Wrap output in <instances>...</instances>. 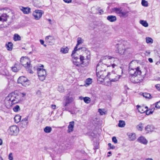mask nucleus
<instances>
[{"label": "nucleus", "mask_w": 160, "mask_h": 160, "mask_svg": "<svg viewBox=\"0 0 160 160\" xmlns=\"http://www.w3.org/2000/svg\"><path fill=\"white\" fill-rule=\"evenodd\" d=\"M101 66H98V68L96 69V74L98 78H101L103 80L106 78H109L111 82H115L117 81L120 77L116 74L107 72L106 70L101 71Z\"/></svg>", "instance_id": "f257e3e1"}, {"label": "nucleus", "mask_w": 160, "mask_h": 160, "mask_svg": "<svg viewBox=\"0 0 160 160\" xmlns=\"http://www.w3.org/2000/svg\"><path fill=\"white\" fill-rule=\"evenodd\" d=\"M77 51L80 54V60L81 63L85 66H87L90 58V51L84 47L79 48Z\"/></svg>", "instance_id": "f03ea898"}, {"label": "nucleus", "mask_w": 160, "mask_h": 160, "mask_svg": "<svg viewBox=\"0 0 160 160\" xmlns=\"http://www.w3.org/2000/svg\"><path fill=\"white\" fill-rule=\"evenodd\" d=\"M126 44V42L124 41L117 44L115 46L117 52L121 55H125L127 56L129 54H131L132 51L131 49L127 48Z\"/></svg>", "instance_id": "7ed1b4c3"}, {"label": "nucleus", "mask_w": 160, "mask_h": 160, "mask_svg": "<svg viewBox=\"0 0 160 160\" xmlns=\"http://www.w3.org/2000/svg\"><path fill=\"white\" fill-rule=\"evenodd\" d=\"M119 62L118 59L110 56H106L103 59V62L108 63L110 66L109 67L113 68L117 66V64Z\"/></svg>", "instance_id": "20e7f679"}, {"label": "nucleus", "mask_w": 160, "mask_h": 160, "mask_svg": "<svg viewBox=\"0 0 160 160\" xmlns=\"http://www.w3.org/2000/svg\"><path fill=\"white\" fill-rule=\"evenodd\" d=\"M20 62L21 64L26 68L30 73H33L31 70L32 67L30 64V61L28 58L26 57H22L20 59Z\"/></svg>", "instance_id": "39448f33"}, {"label": "nucleus", "mask_w": 160, "mask_h": 160, "mask_svg": "<svg viewBox=\"0 0 160 160\" xmlns=\"http://www.w3.org/2000/svg\"><path fill=\"white\" fill-rule=\"evenodd\" d=\"M8 96L12 101L13 104H15L21 101V94H18L15 92H13L8 94Z\"/></svg>", "instance_id": "423d86ee"}, {"label": "nucleus", "mask_w": 160, "mask_h": 160, "mask_svg": "<svg viewBox=\"0 0 160 160\" xmlns=\"http://www.w3.org/2000/svg\"><path fill=\"white\" fill-rule=\"evenodd\" d=\"M43 66L42 65L40 68H37V73L39 79L41 81H43L45 79L47 76V72L45 69H43Z\"/></svg>", "instance_id": "0eeeda50"}, {"label": "nucleus", "mask_w": 160, "mask_h": 160, "mask_svg": "<svg viewBox=\"0 0 160 160\" xmlns=\"http://www.w3.org/2000/svg\"><path fill=\"white\" fill-rule=\"evenodd\" d=\"M145 77V75L142 76L141 74L138 75V74L136 75L132 76L130 78V80L132 82L134 83H138L141 82Z\"/></svg>", "instance_id": "6e6552de"}, {"label": "nucleus", "mask_w": 160, "mask_h": 160, "mask_svg": "<svg viewBox=\"0 0 160 160\" xmlns=\"http://www.w3.org/2000/svg\"><path fill=\"white\" fill-rule=\"evenodd\" d=\"M78 54L77 51H76L73 55H72V53L71 55V56L72 57L73 63L76 66H79L82 65L80 60V58L79 59L78 57L77 56V54Z\"/></svg>", "instance_id": "1a4fd4ad"}, {"label": "nucleus", "mask_w": 160, "mask_h": 160, "mask_svg": "<svg viewBox=\"0 0 160 160\" xmlns=\"http://www.w3.org/2000/svg\"><path fill=\"white\" fill-rule=\"evenodd\" d=\"M19 128L16 125H12L9 127L8 130L9 134L11 135H17L19 132Z\"/></svg>", "instance_id": "9d476101"}, {"label": "nucleus", "mask_w": 160, "mask_h": 160, "mask_svg": "<svg viewBox=\"0 0 160 160\" xmlns=\"http://www.w3.org/2000/svg\"><path fill=\"white\" fill-rule=\"evenodd\" d=\"M18 82L21 84L24 87H27L29 85V82L28 79L24 76L20 77L18 79Z\"/></svg>", "instance_id": "9b49d317"}, {"label": "nucleus", "mask_w": 160, "mask_h": 160, "mask_svg": "<svg viewBox=\"0 0 160 160\" xmlns=\"http://www.w3.org/2000/svg\"><path fill=\"white\" fill-rule=\"evenodd\" d=\"M141 70L139 67H138L134 69H130V68H129V73L130 75V78L132 76L136 75L137 74L140 75V74H141Z\"/></svg>", "instance_id": "f8f14e48"}, {"label": "nucleus", "mask_w": 160, "mask_h": 160, "mask_svg": "<svg viewBox=\"0 0 160 160\" xmlns=\"http://www.w3.org/2000/svg\"><path fill=\"white\" fill-rule=\"evenodd\" d=\"M43 13V12L42 10H36L33 12L32 15L35 19L38 20L42 17Z\"/></svg>", "instance_id": "ddd939ff"}, {"label": "nucleus", "mask_w": 160, "mask_h": 160, "mask_svg": "<svg viewBox=\"0 0 160 160\" xmlns=\"http://www.w3.org/2000/svg\"><path fill=\"white\" fill-rule=\"evenodd\" d=\"M4 104L6 107L8 108H10L12 105L14 104L7 96L6 97L4 100Z\"/></svg>", "instance_id": "4468645a"}, {"label": "nucleus", "mask_w": 160, "mask_h": 160, "mask_svg": "<svg viewBox=\"0 0 160 160\" xmlns=\"http://www.w3.org/2000/svg\"><path fill=\"white\" fill-rule=\"evenodd\" d=\"M99 66H101L102 68H101V71L106 70V67H109L110 66L108 63H106L103 62H103H102L101 61H100L98 63L96 69L98 68V67Z\"/></svg>", "instance_id": "2eb2a0df"}, {"label": "nucleus", "mask_w": 160, "mask_h": 160, "mask_svg": "<svg viewBox=\"0 0 160 160\" xmlns=\"http://www.w3.org/2000/svg\"><path fill=\"white\" fill-rule=\"evenodd\" d=\"M83 42V40L81 38H78L77 43L76 45L74 48V50L72 52V55L75 53V52L77 51L79 49L78 48V45L81 44H82Z\"/></svg>", "instance_id": "dca6fc26"}, {"label": "nucleus", "mask_w": 160, "mask_h": 160, "mask_svg": "<svg viewBox=\"0 0 160 160\" xmlns=\"http://www.w3.org/2000/svg\"><path fill=\"white\" fill-rule=\"evenodd\" d=\"M74 100V99L72 97H67L65 102L63 103V106L66 107L68 104L72 102Z\"/></svg>", "instance_id": "f3484780"}, {"label": "nucleus", "mask_w": 160, "mask_h": 160, "mask_svg": "<svg viewBox=\"0 0 160 160\" xmlns=\"http://www.w3.org/2000/svg\"><path fill=\"white\" fill-rule=\"evenodd\" d=\"M137 107L138 112L141 113H143L146 112L148 109V107H141L139 105H137Z\"/></svg>", "instance_id": "a211bd4d"}, {"label": "nucleus", "mask_w": 160, "mask_h": 160, "mask_svg": "<svg viewBox=\"0 0 160 160\" xmlns=\"http://www.w3.org/2000/svg\"><path fill=\"white\" fill-rule=\"evenodd\" d=\"M28 118L26 117L23 119L21 121V126L22 128H25L28 126Z\"/></svg>", "instance_id": "6ab92c4d"}, {"label": "nucleus", "mask_w": 160, "mask_h": 160, "mask_svg": "<svg viewBox=\"0 0 160 160\" xmlns=\"http://www.w3.org/2000/svg\"><path fill=\"white\" fill-rule=\"evenodd\" d=\"M145 130L147 133H148L153 131L155 130V128L153 125H148L145 128Z\"/></svg>", "instance_id": "aec40b11"}, {"label": "nucleus", "mask_w": 160, "mask_h": 160, "mask_svg": "<svg viewBox=\"0 0 160 160\" xmlns=\"http://www.w3.org/2000/svg\"><path fill=\"white\" fill-rule=\"evenodd\" d=\"M22 65L20 64H15L14 67H12V69L13 72H16L20 69Z\"/></svg>", "instance_id": "412c9836"}, {"label": "nucleus", "mask_w": 160, "mask_h": 160, "mask_svg": "<svg viewBox=\"0 0 160 160\" xmlns=\"http://www.w3.org/2000/svg\"><path fill=\"white\" fill-rule=\"evenodd\" d=\"M137 140L139 142L144 144H146L148 143V141L146 139L142 136L139 137Z\"/></svg>", "instance_id": "4be33fe9"}, {"label": "nucleus", "mask_w": 160, "mask_h": 160, "mask_svg": "<svg viewBox=\"0 0 160 160\" xmlns=\"http://www.w3.org/2000/svg\"><path fill=\"white\" fill-rule=\"evenodd\" d=\"M74 125V121L71 122H69V125L68 127V132L70 133L72 132L73 130V128Z\"/></svg>", "instance_id": "5701e85b"}, {"label": "nucleus", "mask_w": 160, "mask_h": 160, "mask_svg": "<svg viewBox=\"0 0 160 160\" xmlns=\"http://www.w3.org/2000/svg\"><path fill=\"white\" fill-rule=\"evenodd\" d=\"M20 9L25 14H28L31 12V8L28 7H22Z\"/></svg>", "instance_id": "b1692460"}, {"label": "nucleus", "mask_w": 160, "mask_h": 160, "mask_svg": "<svg viewBox=\"0 0 160 160\" xmlns=\"http://www.w3.org/2000/svg\"><path fill=\"white\" fill-rule=\"evenodd\" d=\"M8 17L9 16L6 14L3 13L0 16V21H6Z\"/></svg>", "instance_id": "393cba45"}, {"label": "nucleus", "mask_w": 160, "mask_h": 160, "mask_svg": "<svg viewBox=\"0 0 160 160\" xmlns=\"http://www.w3.org/2000/svg\"><path fill=\"white\" fill-rule=\"evenodd\" d=\"M107 19L110 22H114L117 20V18L115 16L109 15L107 17Z\"/></svg>", "instance_id": "a878e982"}, {"label": "nucleus", "mask_w": 160, "mask_h": 160, "mask_svg": "<svg viewBox=\"0 0 160 160\" xmlns=\"http://www.w3.org/2000/svg\"><path fill=\"white\" fill-rule=\"evenodd\" d=\"M122 8L121 7L120 8H115L113 9V12L117 13L119 16L120 14L122 11Z\"/></svg>", "instance_id": "bb28decb"}, {"label": "nucleus", "mask_w": 160, "mask_h": 160, "mask_svg": "<svg viewBox=\"0 0 160 160\" xmlns=\"http://www.w3.org/2000/svg\"><path fill=\"white\" fill-rule=\"evenodd\" d=\"M128 13L129 12L128 11H123V10H122V12H121L119 16L120 17L126 18L128 16Z\"/></svg>", "instance_id": "cd10ccee"}, {"label": "nucleus", "mask_w": 160, "mask_h": 160, "mask_svg": "<svg viewBox=\"0 0 160 160\" xmlns=\"http://www.w3.org/2000/svg\"><path fill=\"white\" fill-rule=\"evenodd\" d=\"M54 40L53 37L51 36H48L45 38V40L47 42L50 43Z\"/></svg>", "instance_id": "c85d7f7f"}, {"label": "nucleus", "mask_w": 160, "mask_h": 160, "mask_svg": "<svg viewBox=\"0 0 160 160\" xmlns=\"http://www.w3.org/2000/svg\"><path fill=\"white\" fill-rule=\"evenodd\" d=\"M129 140L130 141H134L136 139L135 133H131L128 135Z\"/></svg>", "instance_id": "c756f323"}, {"label": "nucleus", "mask_w": 160, "mask_h": 160, "mask_svg": "<svg viewBox=\"0 0 160 160\" xmlns=\"http://www.w3.org/2000/svg\"><path fill=\"white\" fill-rule=\"evenodd\" d=\"M21 116L19 115H16L14 118V121L16 123H18L21 120Z\"/></svg>", "instance_id": "7c9ffc66"}, {"label": "nucleus", "mask_w": 160, "mask_h": 160, "mask_svg": "<svg viewBox=\"0 0 160 160\" xmlns=\"http://www.w3.org/2000/svg\"><path fill=\"white\" fill-rule=\"evenodd\" d=\"M143 128V124L141 122H140L136 126L137 129L139 131H142V130Z\"/></svg>", "instance_id": "2f4dec72"}, {"label": "nucleus", "mask_w": 160, "mask_h": 160, "mask_svg": "<svg viewBox=\"0 0 160 160\" xmlns=\"http://www.w3.org/2000/svg\"><path fill=\"white\" fill-rule=\"evenodd\" d=\"M6 47L8 50L11 51L12 49L13 44L11 42H9L8 44L6 45Z\"/></svg>", "instance_id": "473e14b6"}, {"label": "nucleus", "mask_w": 160, "mask_h": 160, "mask_svg": "<svg viewBox=\"0 0 160 160\" xmlns=\"http://www.w3.org/2000/svg\"><path fill=\"white\" fill-rule=\"evenodd\" d=\"M52 130V128L49 126L46 127L44 129V131L46 133H49Z\"/></svg>", "instance_id": "72a5a7b5"}, {"label": "nucleus", "mask_w": 160, "mask_h": 160, "mask_svg": "<svg viewBox=\"0 0 160 160\" xmlns=\"http://www.w3.org/2000/svg\"><path fill=\"white\" fill-rule=\"evenodd\" d=\"M21 39V37L17 34H15L13 37V40L15 41H19Z\"/></svg>", "instance_id": "f704fd0d"}, {"label": "nucleus", "mask_w": 160, "mask_h": 160, "mask_svg": "<svg viewBox=\"0 0 160 160\" xmlns=\"http://www.w3.org/2000/svg\"><path fill=\"white\" fill-rule=\"evenodd\" d=\"M125 125V122L122 120H120L118 124V126L119 127H123Z\"/></svg>", "instance_id": "c9c22d12"}, {"label": "nucleus", "mask_w": 160, "mask_h": 160, "mask_svg": "<svg viewBox=\"0 0 160 160\" xmlns=\"http://www.w3.org/2000/svg\"><path fill=\"white\" fill-rule=\"evenodd\" d=\"M68 48L67 47H66L64 48H62L61 49V51L62 53H66L68 52Z\"/></svg>", "instance_id": "e433bc0d"}, {"label": "nucleus", "mask_w": 160, "mask_h": 160, "mask_svg": "<svg viewBox=\"0 0 160 160\" xmlns=\"http://www.w3.org/2000/svg\"><path fill=\"white\" fill-rule=\"evenodd\" d=\"M140 23L145 27H147L148 26V24L147 22L145 21L141 20L140 21Z\"/></svg>", "instance_id": "4c0bfd02"}, {"label": "nucleus", "mask_w": 160, "mask_h": 160, "mask_svg": "<svg viewBox=\"0 0 160 160\" xmlns=\"http://www.w3.org/2000/svg\"><path fill=\"white\" fill-rule=\"evenodd\" d=\"M83 99L84 102L87 103H89L91 101L90 98L88 97H85L83 98Z\"/></svg>", "instance_id": "58836bf2"}, {"label": "nucleus", "mask_w": 160, "mask_h": 160, "mask_svg": "<svg viewBox=\"0 0 160 160\" xmlns=\"http://www.w3.org/2000/svg\"><path fill=\"white\" fill-rule=\"evenodd\" d=\"M146 42L147 43H152L153 40L150 37H147L146 38Z\"/></svg>", "instance_id": "ea45409f"}, {"label": "nucleus", "mask_w": 160, "mask_h": 160, "mask_svg": "<svg viewBox=\"0 0 160 160\" xmlns=\"http://www.w3.org/2000/svg\"><path fill=\"white\" fill-rule=\"evenodd\" d=\"M142 6L144 7H147L148 6V3L147 1L145 0H142L141 2Z\"/></svg>", "instance_id": "a19ab883"}, {"label": "nucleus", "mask_w": 160, "mask_h": 160, "mask_svg": "<svg viewBox=\"0 0 160 160\" xmlns=\"http://www.w3.org/2000/svg\"><path fill=\"white\" fill-rule=\"evenodd\" d=\"M13 111L15 112H17L18 111L20 110V108L18 105H16L15 106L13 109Z\"/></svg>", "instance_id": "79ce46f5"}, {"label": "nucleus", "mask_w": 160, "mask_h": 160, "mask_svg": "<svg viewBox=\"0 0 160 160\" xmlns=\"http://www.w3.org/2000/svg\"><path fill=\"white\" fill-rule=\"evenodd\" d=\"M143 97L146 98H149L150 97L151 95L149 93H143Z\"/></svg>", "instance_id": "37998d69"}, {"label": "nucleus", "mask_w": 160, "mask_h": 160, "mask_svg": "<svg viewBox=\"0 0 160 160\" xmlns=\"http://www.w3.org/2000/svg\"><path fill=\"white\" fill-rule=\"evenodd\" d=\"M92 82V80L91 78H88L86 80V83L88 85H89Z\"/></svg>", "instance_id": "c03bdc74"}, {"label": "nucleus", "mask_w": 160, "mask_h": 160, "mask_svg": "<svg viewBox=\"0 0 160 160\" xmlns=\"http://www.w3.org/2000/svg\"><path fill=\"white\" fill-rule=\"evenodd\" d=\"M155 108H160V101L155 103Z\"/></svg>", "instance_id": "a18cd8bd"}, {"label": "nucleus", "mask_w": 160, "mask_h": 160, "mask_svg": "<svg viewBox=\"0 0 160 160\" xmlns=\"http://www.w3.org/2000/svg\"><path fill=\"white\" fill-rule=\"evenodd\" d=\"M58 89V91L60 92H62L64 91V89L63 88V87L62 86H59Z\"/></svg>", "instance_id": "49530a36"}, {"label": "nucleus", "mask_w": 160, "mask_h": 160, "mask_svg": "<svg viewBox=\"0 0 160 160\" xmlns=\"http://www.w3.org/2000/svg\"><path fill=\"white\" fill-rule=\"evenodd\" d=\"M112 141L115 143H117L118 142V141L116 138L115 137H113L112 138Z\"/></svg>", "instance_id": "de8ad7c7"}, {"label": "nucleus", "mask_w": 160, "mask_h": 160, "mask_svg": "<svg viewBox=\"0 0 160 160\" xmlns=\"http://www.w3.org/2000/svg\"><path fill=\"white\" fill-rule=\"evenodd\" d=\"M8 159L9 160H13V158L12 156V153H10L8 156Z\"/></svg>", "instance_id": "09e8293b"}, {"label": "nucleus", "mask_w": 160, "mask_h": 160, "mask_svg": "<svg viewBox=\"0 0 160 160\" xmlns=\"http://www.w3.org/2000/svg\"><path fill=\"white\" fill-rule=\"evenodd\" d=\"M98 112L100 113L101 115H102L104 114H105V112L102 111V110H101V109H98Z\"/></svg>", "instance_id": "8fccbe9b"}, {"label": "nucleus", "mask_w": 160, "mask_h": 160, "mask_svg": "<svg viewBox=\"0 0 160 160\" xmlns=\"http://www.w3.org/2000/svg\"><path fill=\"white\" fill-rule=\"evenodd\" d=\"M108 145L109 147L111 149H113L115 148V147L113 145H112L111 143H109L108 144Z\"/></svg>", "instance_id": "3c124183"}, {"label": "nucleus", "mask_w": 160, "mask_h": 160, "mask_svg": "<svg viewBox=\"0 0 160 160\" xmlns=\"http://www.w3.org/2000/svg\"><path fill=\"white\" fill-rule=\"evenodd\" d=\"M153 112V111H152V110H151V111H150L149 112L148 110H147V111H146V113L147 115H149L150 114H152V113Z\"/></svg>", "instance_id": "603ef678"}, {"label": "nucleus", "mask_w": 160, "mask_h": 160, "mask_svg": "<svg viewBox=\"0 0 160 160\" xmlns=\"http://www.w3.org/2000/svg\"><path fill=\"white\" fill-rule=\"evenodd\" d=\"M40 42L41 44L42 45H43V46L44 47H46V44H44V41L43 40H40Z\"/></svg>", "instance_id": "864d4df0"}, {"label": "nucleus", "mask_w": 160, "mask_h": 160, "mask_svg": "<svg viewBox=\"0 0 160 160\" xmlns=\"http://www.w3.org/2000/svg\"><path fill=\"white\" fill-rule=\"evenodd\" d=\"M155 87H156V88L158 90H160V84H156L155 86Z\"/></svg>", "instance_id": "5fc2aeb1"}, {"label": "nucleus", "mask_w": 160, "mask_h": 160, "mask_svg": "<svg viewBox=\"0 0 160 160\" xmlns=\"http://www.w3.org/2000/svg\"><path fill=\"white\" fill-rule=\"evenodd\" d=\"M64 2L67 3H70L72 2V0H63Z\"/></svg>", "instance_id": "6e6d98bb"}, {"label": "nucleus", "mask_w": 160, "mask_h": 160, "mask_svg": "<svg viewBox=\"0 0 160 160\" xmlns=\"http://www.w3.org/2000/svg\"><path fill=\"white\" fill-rule=\"evenodd\" d=\"M51 107L53 109H54L56 108V106L55 105H52Z\"/></svg>", "instance_id": "4d7b16f0"}, {"label": "nucleus", "mask_w": 160, "mask_h": 160, "mask_svg": "<svg viewBox=\"0 0 160 160\" xmlns=\"http://www.w3.org/2000/svg\"><path fill=\"white\" fill-rule=\"evenodd\" d=\"M18 94H21V95L22 94L23 97H24L26 95V93H23V92L22 93H18Z\"/></svg>", "instance_id": "13d9d810"}, {"label": "nucleus", "mask_w": 160, "mask_h": 160, "mask_svg": "<svg viewBox=\"0 0 160 160\" xmlns=\"http://www.w3.org/2000/svg\"><path fill=\"white\" fill-rule=\"evenodd\" d=\"M148 61L151 63H152L153 62L152 59L151 58H149L148 59Z\"/></svg>", "instance_id": "bf43d9fd"}, {"label": "nucleus", "mask_w": 160, "mask_h": 160, "mask_svg": "<svg viewBox=\"0 0 160 160\" xmlns=\"http://www.w3.org/2000/svg\"><path fill=\"white\" fill-rule=\"evenodd\" d=\"M2 141L0 138V145H2Z\"/></svg>", "instance_id": "052dcab7"}, {"label": "nucleus", "mask_w": 160, "mask_h": 160, "mask_svg": "<svg viewBox=\"0 0 160 160\" xmlns=\"http://www.w3.org/2000/svg\"><path fill=\"white\" fill-rule=\"evenodd\" d=\"M146 160H153L152 158H146Z\"/></svg>", "instance_id": "680f3d73"}, {"label": "nucleus", "mask_w": 160, "mask_h": 160, "mask_svg": "<svg viewBox=\"0 0 160 160\" xmlns=\"http://www.w3.org/2000/svg\"><path fill=\"white\" fill-rule=\"evenodd\" d=\"M99 12L100 14H102V13L103 12V11L102 10H99Z\"/></svg>", "instance_id": "e2e57ef3"}, {"label": "nucleus", "mask_w": 160, "mask_h": 160, "mask_svg": "<svg viewBox=\"0 0 160 160\" xmlns=\"http://www.w3.org/2000/svg\"><path fill=\"white\" fill-rule=\"evenodd\" d=\"M5 28V27L2 26V25H0V28Z\"/></svg>", "instance_id": "0e129e2a"}, {"label": "nucleus", "mask_w": 160, "mask_h": 160, "mask_svg": "<svg viewBox=\"0 0 160 160\" xmlns=\"http://www.w3.org/2000/svg\"><path fill=\"white\" fill-rule=\"evenodd\" d=\"M48 21L50 22V23L51 24V19H48Z\"/></svg>", "instance_id": "69168bd1"}, {"label": "nucleus", "mask_w": 160, "mask_h": 160, "mask_svg": "<svg viewBox=\"0 0 160 160\" xmlns=\"http://www.w3.org/2000/svg\"><path fill=\"white\" fill-rule=\"evenodd\" d=\"M158 55L159 57L160 58V51L158 52Z\"/></svg>", "instance_id": "338daca9"}, {"label": "nucleus", "mask_w": 160, "mask_h": 160, "mask_svg": "<svg viewBox=\"0 0 160 160\" xmlns=\"http://www.w3.org/2000/svg\"><path fill=\"white\" fill-rule=\"evenodd\" d=\"M83 98L82 97H80L79 98L81 100H82V99H83Z\"/></svg>", "instance_id": "774afa93"}]
</instances>
